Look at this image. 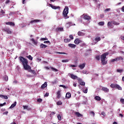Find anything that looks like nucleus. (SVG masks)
<instances>
[{"mask_svg":"<svg viewBox=\"0 0 124 124\" xmlns=\"http://www.w3.org/2000/svg\"><path fill=\"white\" fill-rule=\"evenodd\" d=\"M19 59L20 62H22L23 65V67L25 70H29V72H31L32 74H33L34 75H35V74H36L35 71L32 70L31 67L28 65V60L26 59V58L23 57H19Z\"/></svg>","mask_w":124,"mask_h":124,"instance_id":"obj_1","label":"nucleus"},{"mask_svg":"<svg viewBox=\"0 0 124 124\" xmlns=\"http://www.w3.org/2000/svg\"><path fill=\"white\" fill-rule=\"evenodd\" d=\"M109 55V52H105L100 56L101 63L102 65H106L107 64V61H106V57Z\"/></svg>","mask_w":124,"mask_h":124,"instance_id":"obj_2","label":"nucleus"},{"mask_svg":"<svg viewBox=\"0 0 124 124\" xmlns=\"http://www.w3.org/2000/svg\"><path fill=\"white\" fill-rule=\"evenodd\" d=\"M68 14V7H65L63 11L62 15L65 19H68L69 16H67Z\"/></svg>","mask_w":124,"mask_h":124,"instance_id":"obj_3","label":"nucleus"},{"mask_svg":"<svg viewBox=\"0 0 124 124\" xmlns=\"http://www.w3.org/2000/svg\"><path fill=\"white\" fill-rule=\"evenodd\" d=\"M110 87L112 89H117L118 90H119L120 91H122V87H121V86H120V85L119 84L112 83L110 85Z\"/></svg>","mask_w":124,"mask_h":124,"instance_id":"obj_4","label":"nucleus"},{"mask_svg":"<svg viewBox=\"0 0 124 124\" xmlns=\"http://www.w3.org/2000/svg\"><path fill=\"white\" fill-rule=\"evenodd\" d=\"M81 18H83L84 20H87V21H90L91 20V16L88 15H86L85 14H83L81 16Z\"/></svg>","mask_w":124,"mask_h":124,"instance_id":"obj_5","label":"nucleus"},{"mask_svg":"<svg viewBox=\"0 0 124 124\" xmlns=\"http://www.w3.org/2000/svg\"><path fill=\"white\" fill-rule=\"evenodd\" d=\"M120 60H121V61H123V60H124V58H123L122 56H120L111 60L110 62H118V61H120Z\"/></svg>","mask_w":124,"mask_h":124,"instance_id":"obj_6","label":"nucleus"},{"mask_svg":"<svg viewBox=\"0 0 124 124\" xmlns=\"http://www.w3.org/2000/svg\"><path fill=\"white\" fill-rule=\"evenodd\" d=\"M4 31H5L8 33V34H11L12 33V31H11V30H10V29L9 28H4L3 29Z\"/></svg>","mask_w":124,"mask_h":124,"instance_id":"obj_7","label":"nucleus"},{"mask_svg":"<svg viewBox=\"0 0 124 124\" xmlns=\"http://www.w3.org/2000/svg\"><path fill=\"white\" fill-rule=\"evenodd\" d=\"M49 5L51 7V8H52V9H59V10L61 9V7L59 6H54L52 4H49Z\"/></svg>","mask_w":124,"mask_h":124,"instance_id":"obj_8","label":"nucleus"},{"mask_svg":"<svg viewBox=\"0 0 124 124\" xmlns=\"http://www.w3.org/2000/svg\"><path fill=\"white\" fill-rule=\"evenodd\" d=\"M70 77L71 78V79H73V80H75V79H77V80H78V79H79V78H78V77L72 74H71L70 75Z\"/></svg>","mask_w":124,"mask_h":124,"instance_id":"obj_9","label":"nucleus"},{"mask_svg":"<svg viewBox=\"0 0 124 124\" xmlns=\"http://www.w3.org/2000/svg\"><path fill=\"white\" fill-rule=\"evenodd\" d=\"M78 83L81 85V86H85L86 85V83L84 81H82V79L81 78H78Z\"/></svg>","mask_w":124,"mask_h":124,"instance_id":"obj_10","label":"nucleus"},{"mask_svg":"<svg viewBox=\"0 0 124 124\" xmlns=\"http://www.w3.org/2000/svg\"><path fill=\"white\" fill-rule=\"evenodd\" d=\"M81 42H82V41H81V40H79L78 38L76 39L74 41V43L75 44H77V45H78V44L81 43Z\"/></svg>","mask_w":124,"mask_h":124,"instance_id":"obj_11","label":"nucleus"},{"mask_svg":"<svg viewBox=\"0 0 124 124\" xmlns=\"http://www.w3.org/2000/svg\"><path fill=\"white\" fill-rule=\"evenodd\" d=\"M39 22H41V20L40 19H34L33 20H31L30 22V24H33V23H38Z\"/></svg>","mask_w":124,"mask_h":124,"instance_id":"obj_12","label":"nucleus"},{"mask_svg":"<svg viewBox=\"0 0 124 124\" xmlns=\"http://www.w3.org/2000/svg\"><path fill=\"white\" fill-rule=\"evenodd\" d=\"M5 25L14 26H15V23H14V22H8L5 23Z\"/></svg>","mask_w":124,"mask_h":124,"instance_id":"obj_13","label":"nucleus"},{"mask_svg":"<svg viewBox=\"0 0 124 124\" xmlns=\"http://www.w3.org/2000/svg\"><path fill=\"white\" fill-rule=\"evenodd\" d=\"M85 66H86V63H84L79 65L78 67H79L80 69H84V68H85Z\"/></svg>","mask_w":124,"mask_h":124,"instance_id":"obj_14","label":"nucleus"},{"mask_svg":"<svg viewBox=\"0 0 124 124\" xmlns=\"http://www.w3.org/2000/svg\"><path fill=\"white\" fill-rule=\"evenodd\" d=\"M102 91L105 93H108V92H109V89H108L107 87H103L102 88Z\"/></svg>","mask_w":124,"mask_h":124,"instance_id":"obj_15","label":"nucleus"},{"mask_svg":"<svg viewBox=\"0 0 124 124\" xmlns=\"http://www.w3.org/2000/svg\"><path fill=\"white\" fill-rule=\"evenodd\" d=\"M23 107L24 110H27L28 111L31 110V108H29L28 106H23Z\"/></svg>","mask_w":124,"mask_h":124,"instance_id":"obj_16","label":"nucleus"},{"mask_svg":"<svg viewBox=\"0 0 124 124\" xmlns=\"http://www.w3.org/2000/svg\"><path fill=\"white\" fill-rule=\"evenodd\" d=\"M57 98L58 99H60V98H61V91L59 90L57 93Z\"/></svg>","mask_w":124,"mask_h":124,"instance_id":"obj_17","label":"nucleus"},{"mask_svg":"<svg viewBox=\"0 0 124 124\" xmlns=\"http://www.w3.org/2000/svg\"><path fill=\"white\" fill-rule=\"evenodd\" d=\"M56 31H63V28L58 27Z\"/></svg>","mask_w":124,"mask_h":124,"instance_id":"obj_18","label":"nucleus"},{"mask_svg":"<svg viewBox=\"0 0 124 124\" xmlns=\"http://www.w3.org/2000/svg\"><path fill=\"white\" fill-rule=\"evenodd\" d=\"M46 87H47V82H45L44 83V84H43L41 86V89H45V88H46Z\"/></svg>","mask_w":124,"mask_h":124,"instance_id":"obj_19","label":"nucleus"},{"mask_svg":"<svg viewBox=\"0 0 124 124\" xmlns=\"http://www.w3.org/2000/svg\"><path fill=\"white\" fill-rule=\"evenodd\" d=\"M78 36H84V35H85V34L83 33L82 31H79L78 32Z\"/></svg>","mask_w":124,"mask_h":124,"instance_id":"obj_20","label":"nucleus"},{"mask_svg":"<svg viewBox=\"0 0 124 124\" xmlns=\"http://www.w3.org/2000/svg\"><path fill=\"white\" fill-rule=\"evenodd\" d=\"M70 97H71V93L69 92L67 93L66 94V98H70Z\"/></svg>","mask_w":124,"mask_h":124,"instance_id":"obj_21","label":"nucleus"},{"mask_svg":"<svg viewBox=\"0 0 124 124\" xmlns=\"http://www.w3.org/2000/svg\"><path fill=\"white\" fill-rule=\"evenodd\" d=\"M48 47L46 45H44L43 44H41L40 45V48H42V49H44V48H46Z\"/></svg>","mask_w":124,"mask_h":124,"instance_id":"obj_22","label":"nucleus"},{"mask_svg":"<svg viewBox=\"0 0 124 124\" xmlns=\"http://www.w3.org/2000/svg\"><path fill=\"white\" fill-rule=\"evenodd\" d=\"M75 114L76 115V116H77V117H78L79 118L81 117H83V115L81 114L79 112H75Z\"/></svg>","mask_w":124,"mask_h":124,"instance_id":"obj_23","label":"nucleus"},{"mask_svg":"<svg viewBox=\"0 0 124 124\" xmlns=\"http://www.w3.org/2000/svg\"><path fill=\"white\" fill-rule=\"evenodd\" d=\"M1 98H4V99H8V97L6 95L1 94L0 95Z\"/></svg>","mask_w":124,"mask_h":124,"instance_id":"obj_24","label":"nucleus"},{"mask_svg":"<svg viewBox=\"0 0 124 124\" xmlns=\"http://www.w3.org/2000/svg\"><path fill=\"white\" fill-rule=\"evenodd\" d=\"M68 46L69 47H71V48H75L76 47V45H74L73 44H69Z\"/></svg>","mask_w":124,"mask_h":124,"instance_id":"obj_25","label":"nucleus"},{"mask_svg":"<svg viewBox=\"0 0 124 124\" xmlns=\"http://www.w3.org/2000/svg\"><path fill=\"white\" fill-rule=\"evenodd\" d=\"M94 99L97 100V101H100L101 100V98L98 96H96L94 97Z\"/></svg>","mask_w":124,"mask_h":124,"instance_id":"obj_26","label":"nucleus"},{"mask_svg":"<svg viewBox=\"0 0 124 124\" xmlns=\"http://www.w3.org/2000/svg\"><path fill=\"white\" fill-rule=\"evenodd\" d=\"M16 104H17V102H15V103L11 105V106L10 107V109H11L12 108H14L15 106H16Z\"/></svg>","mask_w":124,"mask_h":124,"instance_id":"obj_27","label":"nucleus"},{"mask_svg":"<svg viewBox=\"0 0 124 124\" xmlns=\"http://www.w3.org/2000/svg\"><path fill=\"white\" fill-rule=\"evenodd\" d=\"M95 41H96L97 42H98V41H100L101 40V38L100 37H96L94 39Z\"/></svg>","mask_w":124,"mask_h":124,"instance_id":"obj_28","label":"nucleus"},{"mask_svg":"<svg viewBox=\"0 0 124 124\" xmlns=\"http://www.w3.org/2000/svg\"><path fill=\"white\" fill-rule=\"evenodd\" d=\"M112 24H113L112 21L108 22V27H113Z\"/></svg>","mask_w":124,"mask_h":124,"instance_id":"obj_29","label":"nucleus"},{"mask_svg":"<svg viewBox=\"0 0 124 124\" xmlns=\"http://www.w3.org/2000/svg\"><path fill=\"white\" fill-rule=\"evenodd\" d=\"M71 40L70 39H64V42H65V43H68V42H70Z\"/></svg>","mask_w":124,"mask_h":124,"instance_id":"obj_30","label":"nucleus"},{"mask_svg":"<svg viewBox=\"0 0 124 124\" xmlns=\"http://www.w3.org/2000/svg\"><path fill=\"white\" fill-rule=\"evenodd\" d=\"M112 24H113V25H114L115 26H118V25H120V23L117 22L115 21H112Z\"/></svg>","mask_w":124,"mask_h":124,"instance_id":"obj_31","label":"nucleus"},{"mask_svg":"<svg viewBox=\"0 0 124 124\" xmlns=\"http://www.w3.org/2000/svg\"><path fill=\"white\" fill-rule=\"evenodd\" d=\"M31 41H32V42L33 43H34L35 45L37 44V41H35V40H34L33 38H32L31 39Z\"/></svg>","mask_w":124,"mask_h":124,"instance_id":"obj_32","label":"nucleus"},{"mask_svg":"<svg viewBox=\"0 0 124 124\" xmlns=\"http://www.w3.org/2000/svg\"><path fill=\"white\" fill-rule=\"evenodd\" d=\"M104 24H105L104 21H101V22H100L98 23V25L99 26H104Z\"/></svg>","mask_w":124,"mask_h":124,"instance_id":"obj_33","label":"nucleus"},{"mask_svg":"<svg viewBox=\"0 0 124 124\" xmlns=\"http://www.w3.org/2000/svg\"><path fill=\"white\" fill-rule=\"evenodd\" d=\"M5 12H4V11L3 10H1L0 11V16H3V14H4Z\"/></svg>","mask_w":124,"mask_h":124,"instance_id":"obj_34","label":"nucleus"},{"mask_svg":"<svg viewBox=\"0 0 124 124\" xmlns=\"http://www.w3.org/2000/svg\"><path fill=\"white\" fill-rule=\"evenodd\" d=\"M51 69H52V70H53L54 71H55L56 72H58V71H59V70H58V69L55 68L53 67H51Z\"/></svg>","mask_w":124,"mask_h":124,"instance_id":"obj_35","label":"nucleus"},{"mask_svg":"<svg viewBox=\"0 0 124 124\" xmlns=\"http://www.w3.org/2000/svg\"><path fill=\"white\" fill-rule=\"evenodd\" d=\"M27 58H28V59H29V60H30V61H32V57H31V55L27 56Z\"/></svg>","mask_w":124,"mask_h":124,"instance_id":"obj_36","label":"nucleus"},{"mask_svg":"<svg viewBox=\"0 0 124 124\" xmlns=\"http://www.w3.org/2000/svg\"><path fill=\"white\" fill-rule=\"evenodd\" d=\"M95 59H96V60L97 61H99V60H100V59H101L100 56H99V55L96 56L95 57Z\"/></svg>","mask_w":124,"mask_h":124,"instance_id":"obj_37","label":"nucleus"},{"mask_svg":"<svg viewBox=\"0 0 124 124\" xmlns=\"http://www.w3.org/2000/svg\"><path fill=\"white\" fill-rule=\"evenodd\" d=\"M59 121H62V116L60 114H58L57 116Z\"/></svg>","mask_w":124,"mask_h":124,"instance_id":"obj_38","label":"nucleus"},{"mask_svg":"<svg viewBox=\"0 0 124 124\" xmlns=\"http://www.w3.org/2000/svg\"><path fill=\"white\" fill-rule=\"evenodd\" d=\"M124 71V70L123 69H117V72H118L119 73H122Z\"/></svg>","mask_w":124,"mask_h":124,"instance_id":"obj_39","label":"nucleus"},{"mask_svg":"<svg viewBox=\"0 0 124 124\" xmlns=\"http://www.w3.org/2000/svg\"><path fill=\"white\" fill-rule=\"evenodd\" d=\"M62 62H69V60L66 59V60H63L62 61Z\"/></svg>","mask_w":124,"mask_h":124,"instance_id":"obj_40","label":"nucleus"},{"mask_svg":"<svg viewBox=\"0 0 124 124\" xmlns=\"http://www.w3.org/2000/svg\"><path fill=\"white\" fill-rule=\"evenodd\" d=\"M37 101L39 103H41V102H42V99H41V98L37 99Z\"/></svg>","mask_w":124,"mask_h":124,"instance_id":"obj_41","label":"nucleus"},{"mask_svg":"<svg viewBox=\"0 0 124 124\" xmlns=\"http://www.w3.org/2000/svg\"><path fill=\"white\" fill-rule=\"evenodd\" d=\"M5 105H6V102H4L3 104H0V107H2L3 106H4Z\"/></svg>","mask_w":124,"mask_h":124,"instance_id":"obj_42","label":"nucleus"},{"mask_svg":"<svg viewBox=\"0 0 124 124\" xmlns=\"http://www.w3.org/2000/svg\"><path fill=\"white\" fill-rule=\"evenodd\" d=\"M59 87H62V88H63V89H67V87L63 85H60Z\"/></svg>","mask_w":124,"mask_h":124,"instance_id":"obj_43","label":"nucleus"},{"mask_svg":"<svg viewBox=\"0 0 124 124\" xmlns=\"http://www.w3.org/2000/svg\"><path fill=\"white\" fill-rule=\"evenodd\" d=\"M57 105H62V101H58L57 102Z\"/></svg>","mask_w":124,"mask_h":124,"instance_id":"obj_44","label":"nucleus"},{"mask_svg":"<svg viewBox=\"0 0 124 124\" xmlns=\"http://www.w3.org/2000/svg\"><path fill=\"white\" fill-rule=\"evenodd\" d=\"M4 80L5 81H8V77L5 76L4 77Z\"/></svg>","mask_w":124,"mask_h":124,"instance_id":"obj_45","label":"nucleus"},{"mask_svg":"<svg viewBox=\"0 0 124 124\" xmlns=\"http://www.w3.org/2000/svg\"><path fill=\"white\" fill-rule=\"evenodd\" d=\"M69 38H70L72 40H73L74 39V37H73V35H70L69 36Z\"/></svg>","mask_w":124,"mask_h":124,"instance_id":"obj_46","label":"nucleus"},{"mask_svg":"<svg viewBox=\"0 0 124 124\" xmlns=\"http://www.w3.org/2000/svg\"><path fill=\"white\" fill-rule=\"evenodd\" d=\"M57 54H60L62 55H67V53L65 52H57Z\"/></svg>","mask_w":124,"mask_h":124,"instance_id":"obj_47","label":"nucleus"},{"mask_svg":"<svg viewBox=\"0 0 124 124\" xmlns=\"http://www.w3.org/2000/svg\"><path fill=\"white\" fill-rule=\"evenodd\" d=\"M41 40H42L43 41H44L45 40H48V39L47 38H42L41 39Z\"/></svg>","mask_w":124,"mask_h":124,"instance_id":"obj_48","label":"nucleus"},{"mask_svg":"<svg viewBox=\"0 0 124 124\" xmlns=\"http://www.w3.org/2000/svg\"><path fill=\"white\" fill-rule=\"evenodd\" d=\"M9 2H10V0H6L5 3V4H8V3H9Z\"/></svg>","mask_w":124,"mask_h":124,"instance_id":"obj_49","label":"nucleus"},{"mask_svg":"<svg viewBox=\"0 0 124 124\" xmlns=\"http://www.w3.org/2000/svg\"><path fill=\"white\" fill-rule=\"evenodd\" d=\"M90 114H92V115H93V117H94V115H95L94 112H93V111H90Z\"/></svg>","mask_w":124,"mask_h":124,"instance_id":"obj_50","label":"nucleus"},{"mask_svg":"<svg viewBox=\"0 0 124 124\" xmlns=\"http://www.w3.org/2000/svg\"><path fill=\"white\" fill-rule=\"evenodd\" d=\"M110 10H111V9H110V8H108V9H106L105 10V11L106 12H107V11H110Z\"/></svg>","mask_w":124,"mask_h":124,"instance_id":"obj_51","label":"nucleus"},{"mask_svg":"<svg viewBox=\"0 0 124 124\" xmlns=\"http://www.w3.org/2000/svg\"><path fill=\"white\" fill-rule=\"evenodd\" d=\"M120 101H121V103H122V104H124V99H121L120 100Z\"/></svg>","mask_w":124,"mask_h":124,"instance_id":"obj_52","label":"nucleus"},{"mask_svg":"<svg viewBox=\"0 0 124 124\" xmlns=\"http://www.w3.org/2000/svg\"><path fill=\"white\" fill-rule=\"evenodd\" d=\"M101 115H102V116H105L106 115V114L105 113V112L104 111H102L101 112Z\"/></svg>","mask_w":124,"mask_h":124,"instance_id":"obj_53","label":"nucleus"},{"mask_svg":"<svg viewBox=\"0 0 124 124\" xmlns=\"http://www.w3.org/2000/svg\"><path fill=\"white\" fill-rule=\"evenodd\" d=\"M70 67H76V66H76L75 65L70 64Z\"/></svg>","mask_w":124,"mask_h":124,"instance_id":"obj_54","label":"nucleus"},{"mask_svg":"<svg viewBox=\"0 0 124 124\" xmlns=\"http://www.w3.org/2000/svg\"><path fill=\"white\" fill-rule=\"evenodd\" d=\"M47 96H49V93H46L45 94V97H46Z\"/></svg>","mask_w":124,"mask_h":124,"instance_id":"obj_55","label":"nucleus"},{"mask_svg":"<svg viewBox=\"0 0 124 124\" xmlns=\"http://www.w3.org/2000/svg\"><path fill=\"white\" fill-rule=\"evenodd\" d=\"M83 93H88V89H85Z\"/></svg>","mask_w":124,"mask_h":124,"instance_id":"obj_56","label":"nucleus"},{"mask_svg":"<svg viewBox=\"0 0 124 124\" xmlns=\"http://www.w3.org/2000/svg\"><path fill=\"white\" fill-rule=\"evenodd\" d=\"M3 115H7V114H8V111H5L4 112H3Z\"/></svg>","mask_w":124,"mask_h":124,"instance_id":"obj_57","label":"nucleus"},{"mask_svg":"<svg viewBox=\"0 0 124 124\" xmlns=\"http://www.w3.org/2000/svg\"><path fill=\"white\" fill-rule=\"evenodd\" d=\"M13 83H14V84H17V83H18V81L17 80H15L13 81Z\"/></svg>","mask_w":124,"mask_h":124,"instance_id":"obj_58","label":"nucleus"},{"mask_svg":"<svg viewBox=\"0 0 124 124\" xmlns=\"http://www.w3.org/2000/svg\"><path fill=\"white\" fill-rule=\"evenodd\" d=\"M44 43H50L49 41H46L44 42Z\"/></svg>","mask_w":124,"mask_h":124,"instance_id":"obj_59","label":"nucleus"},{"mask_svg":"<svg viewBox=\"0 0 124 124\" xmlns=\"http://www.w3.org/2000/svg\"><path fill=\"white\" fill-rule=\"evenodd\" d=\"M22 3L23 4H25L26 3V0H22Z\"/></svg>","mask_w":124,"mask_h":124,"instance_id":"obj_60","label":"nucleus"},{"mask_svg":"<svg viewBox=\"0 0 124 124\" xmlns=\"http://www.w3.org/2000/svg\"><path fill=\"white\" fill-rule=\"evenodd\" d=\"M119 116H120V117H121L122 118H123V117H124V115H123V114H122V113L119 114Z\"/></svg>","mask_w":124,"mask_h":124,"instance_id":"obj_61","label":"nucleus"},{"mask_svg":"<svg viewBox=\"0 0 124 124\" xmlns=\"http://www.w3.org/2000/svg\"><path fill=\"white\" fill-rule=\"evenodd\" d=\"M55 114H56V112L52 111L51 112V115H55Z\"/></svg>","mask_w":124,"mask_h":124,"instance_id":"obj_62","label":"nucleus"},{"mask_svg":"<svg viewBox=\"0 0 124 124\" xmlns=\"http://www.w3.org/2000/svg\"><path fill=\"white\" fill-rule=\"evenodd\" d=\"M122 10L123 11V12H124V6H123L122 8Z\"/></svg>","mask_w":124,"mask_h":124,"instance_id":"obj_63","label":"nucleus"},{"mask_svg":"<svg viewBox=\"0 0 124 124\" xmlns=\"http://www.w3.org/2000/svg\"><path fill=\"white\" fill-rule=\"evenodd\" d=\"M11 124H16V122H12Z\"/></svg>","mask_w":124,"mask_h":124,"instance_id":"obj_64","label":"nucleus"}]
</instances>
